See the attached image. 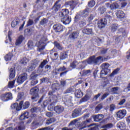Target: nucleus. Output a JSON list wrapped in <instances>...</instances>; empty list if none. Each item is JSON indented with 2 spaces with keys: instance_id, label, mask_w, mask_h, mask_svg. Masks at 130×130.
Segmentation results:
<instances>
[{
  "instance_id": "6e6552de",
  "label": "nucleus",
  "mask_w": 130,
  "mask_h": 130,
  "mask_svg": "<svg viewBox=\"0 0 130 130\" xmlns=\"http://www.w3.org/2000/svg\"><path fill=\"white\" fill-rule=\"evenodd\" d=\"M38 75L35 73H32L30 75V80L31 81V86H35L37 83H38V81L37 79H36V78L38 77Z\"/></svg>"
},
{
  "instance_id": "6ab92c4d",
  "label": "nucleus",
  "mask_w": 130,
  "mask_h": 130,
  "mask_svg": "<svg viewBox=\"0 0 130 130\" xmlns=\"http://www.w3.org/2000/svg\"><path fill=\"white\" fill-rule=\"evenodd\" d=\"M19 23L20 20H19V19H14L11 23V26L12 27V28H15L17 27V25H19Z\"/></svg>"
},
{
  "instance_id": "dca6fc26",
  "label": "nucleus",
  "mask_w": 130,
  "mask_h": 130,
  "mask_svg": "<svg viewBox=\"0 0 130 130\" xmlns=\"http://www.w3.org/2000/svg\"><path fill=\"white\" fill-rule=\"evenodd\" d=\"M37 64H38V62L35 60L32 64L31 66L28 67V70L29 72H32L34 70H35V68L37 67Z\"/></svg>"
},
{
  "instance_id": "473e14b6",
  "label": "nucleus",
  "mask_w": 130,
  "mask_h": 130,
  "mask_svg": "<svg viewBox=\"0 0 130 130\" xmlns=\"http://www.w3.org/2000/svg\"><path fill=\"white\" fill-rule=\"evenodd\" d=\"M78 116H79V110L75 109L72 113V117L74 118H76V117H78Z\"/></svg>"
},
{
  "instance_id": "e2e57ef3",
  "label": "nucleus",
  "mask_w": 130,
  "mask_h": 130,
  "mask_svg": "<svg viewBox=\"0 0 130 130\" xmlns=\"http://www.w3.org/2000/svg\"><path fill=\"white\" fill-rule=\"evenodd\" d=\"M98 126L97 125H93L90 129L88 130H98Z\"/></svg>"
},
{
  "instance_id": "c03bdc74",
  "label": "nucleus",
  "mask_w": 130,
  "mask_h": 130,
  "mask_svg": "<svg viewBox=\"0 0 130 130\" xmlns=\"http://www.w3.org/2000/svg\"><path fill=\"white\" fill-rule=\"evenodd\" d=\"M54 108H55V106L54 104H51L48 107V109L50 110V111H52Z\"/></svg>"
},
{
  "instance_id": "7c9ffc66",
  "label": "nucleus",
  "mask_w": 130,
  "mask_h": 130,
  "mask_svg": "<svg viewBox=\"0 0 130 130\" xmlns=\"http://www.w3.org/2000/svg\"><path fill=\"white\" fill-rule=\"evenodd\" d=\"M15 83H16V80L9 81L8 85V88H10V89H13V88L15 87Z\"/></svg>"
},
{
  "instance_id": "ddd939ff",
  "label": "nucleus",
  "mask_w": 130,
  "mask_h": 130,
  "mask_svg": "<svg viewBox=\"0 0 130 130\" xmlns=\"http://www.w3.org/2000/svg\"><path fill=\"white\" fill-rule=\"evenodd\" d=\"M69 10L68 9H63L62 11L59 13V16L61 18L62 17H68V15H69Z\"/></svg>"
},
{
  "instance_id": "c85d7f7f",
  "label": "nucleus",
  "mask_w": 130,
  "mask_h": 130,
  "mask_svg": "<svg viewBox=\"0 0 130 130\" xmlns=\"http://www.w3.org/2000/svg\"><path fill=\"white\" fill-rule=\"evenodd\" d=\"M101 68L102 70H110V69H108V68H109V64L108 63H104L102 64Z\"/></svg>"
},
{
  "instance_id": "69168bd1",
  "label": "nucleus",
  "mask_w": 130,
  "mask_h": 130,
  "mask_svg": "<svg viewBox=\"0 0 130 130\" xmlns=\"http://www.w3.org/2000/svg\"><path fill=\"white\" fill-rule=\"evenodd\" d=\"M31 112L34 113L35 112H37V108H33L30 109Z\"/></svg>"
},
{
  "instance_id": "4d7b16f0",
  "label": "nucleus",
  "mask_w": 130,
  "mask_h": 130,
  "mask_svg": "<svg viewBox=\"0 0 130 130\" xmlns=\"http://www.w3.org/2000/svg\"><path fill=\"white\" fill-rule=\"evenodd\" d=\"M77 122H78V120L75 119L72 121H71L70 123V125H74V124H77Z\"/></svg>"
},
{
  "instance_id": "e433bc0d",
  "label": "nucleus",
  "mask_w": 130,
  "mask_h": 130,
  "mask_svg": "<svg viewBox=\"0 0 130 130\" xmlns=\"http://www.w3.org/2000/svg\"><path fill=\"white\" fill-rule=\"evenodd\" d=\"M29 106H30V103L29 102H25L24 104H22V107L23 109H27V108H29Z\"/></svg>"
},
{
  "instance_id": "a18cd8bd",
  "label": "nucleus",
  "mask_w": 130,
  "mask_h": 130,
  "mask_svg": "<svg viewBox=\"0 0 130 130\" xmlns=\"http://www.w3.org/2000/svg\"><path fill=\"white\" fill-rule=\"evenodd\" d=\"M54 9H54L55 12H57V11H58V10L60 9V4L57 5L56 3L54 6Z\"/></svg>"
},
{
  "instance_id": "de8ad7c7",
  "label": "nucleus",
  "mask_w": 130,
  "mask_h": 130,
  "mask_svg": "<svg viewBox=\"0 0 130 130\" xmlns=\"http://www.w3.org/2000/svg\"><path fill=\"white\" fill-rule=\"evenodd\" d=\"M99 11L101 12V14H104L105 13V11H106V9L104 7H102L99 8Z\"/></svg>"
},
{
  "instance_id": "a19ab883",
  "label": "nucleus",
  "mask_w": 130,
  "mask_h": 130,
  "mask_svg": "<svg viewBox=\"0 0 130 130\" xmlns=\"http://www.w3.org/2000/svg\"><path fill=\"white\" fill-rule=\"evenodd\" d=\"M28 61H29V60L27 59V58L24 57L23 59H21L20 63H21V64H26V63H27Z\"/></svg>"
},
{
  "instance_id": "72a5a7b5",
  "label": "nucleus",
  "mask_w": 130,
  "mask_h": 130,
  "mask_svg": "<svg viewBox=\"0 0 130 130\" xmlns=\"http://www.w3.org/2000/svg\"><path fill=\"white\" fill-rule=\"evenodd\" d=\"M113 127V124L112 123H109L105 124L102 126V128H111Z\"/></svg>"
},
{
  "instance_id": "49530a36",
  "label": "nucleus",
  "mask_w": 130,
  "mask_h": 130,
  "mask_svg": "<svg viewBox=\"0 0 130 130\" xmlns=\"http://www.w3.org/2000/svg\"><path fill=\"white\" fill-rule=\"evenodd\" d=\"M91 118L89 119H87L86 121H84L83 122V124L82 125V126L81 127V128H85V125L86 123H89V122H91Z\"/></svg>"
},
{
  "instance_id": "338daca9",
  "label": "nucleus",
  "mask_w": 130,
  "mask_h": 130,
  "mask_svg": "<svg viewBox=\"0 0 130 130\" xmlns=\"http://www.w3.org/2000/svg\"><path fill=\"white\" fill-rule=\"evenodd\" d=\"M46 116H47L48 117H51V116H52V113L51 112H47L46 114Z\"/></svg>"
},
{
  "instance_id": "603ef678",
  "label": "nucleus",
  "mask_w": 130,
  "mask_h": 130,
  "mask_svg": "<svg viewBox=\"0 0 130 130\" xmlns=\"http://www.w3.org/2000/svg\"><path fill=\"white\" fill-rule=\"evenodd\" d=\"M34 22H33L32 20L31 19H29L28 21H27V26H31V25H33V23Z\"/></svg>"
},
{
  "instance_id": "412c9836",
  "label": "nucleus",
  "mask_w": 130,
  "mask_h": 130,
  "mask_svg": "<svg viewBox=\"0 0 130 130\" xmlns=\"http://www.w3.org/2000/svg\"><path fill=\"white\" fill-rule=\"evenodd\" d=\"M81 76H90L91 75V70H84L83 71L80 72Z\"/></svg>"
},
{
  "instance_id": "5fc2aeb1",
  "label": "nucleus",
  "mask_w": 130,
  "mask_h": 130,
  "mask_svg": "<svg viewBox=\"0 0 130 130\" xmlns=\"http://www.w3.org/2000/svg\"><path fill=\"white\" fill-rule=\"evenodd\" d=\"M47 22H48V21L47 20V19L44 18L41 21V25H44L45 24H46V23H47Z\"/></svg>"
},
{
  "instance_id": "cd10ccee",
  "label": "nucleus",
  "mask_w": 130,
  "mask_h": 130,
  "mask_svg": "<svg viewBox=\"0 0 130 130\" xmlns=\"http://www.w3.org/2000/svg\"><path fill=\"white\" fill-rule=\"evenodd\" d=\"M78 36H79V32H74L70 35L69 37L70 38H72V39H76V38H78Z\"/></svg>"
},
{
  "instance_id": "c756f323",
  "label": "nucleus",
  "mask_w": 130,
  "mask_h": 130,
  "mask_svg": "<svg viewBox=\"0 0 130 130\" xmlns=\"http://www.w3.org/2000/svg\"><path fill=\"white\" fill-rule=\"evenodd\" d=\"M12 57H13V54H12V53H9L5 56V59L6 61H9V60L12 59Z\"/></svg>"
},
{
  "instance_id": "680f3d73",
  "label": "nucleus",
  "mask_w": 130,
  "mask_h": 130,
  "mask_svg": "<svg viewBox=\"0 0 130 130\" xmlns=\"http://www.w3.org/2000/svg\"><path fill=\"white\" fill-rule=\"evenodd\" d=\"M119 72V69L117 68L115 70H114L113 73H112V75L113 76L114 75H116L117 73Z\"/></svg>"
},
{
  "instance_id": "0eeeda50",
  "label": "nucleus",
  "mask_w": 130,
  "mask_h": 130,
  "mask_svg": "<svg viewBox=\"0 0 130 130\" xmlns=\"http://www.w3.org/2000/svg\"><path fill=\"white\" fill-rule=\"evenodd\" d=\"M107 24V19L104 18L99 20L98 22V26L100 29H102L105 27V25Z\"/></svg>"
},
{
  "instance_id": "9b49d317",
  "label": "nucleus",
  "mask_w": 130,
  "mask_h": 130,
  "mask_svg": "<svg viewBox=\"0 0 130 130\" xmlns=\"http://www.w3.org/2000/svg\"><path fill=\"white\" fill-rule=\"evenodd\" d=\"M53 28L55 32H60L63 31V26L61 24H55Z\"/></svg>"
},
{
  "instance_id": "37998d69",
  "label": "nucleus",
  "mask_w": 130,
  "mask_h": 130,
  "mask_svg": "<svg viewBox=\"0 0 130 130\" xmlns=\"http://www.w3.org/2000/svg\"><path fill=\"white\" fill-rule=\"evenodd\" d=\"M54 46H55L58 49H59V50H62L63 48L61 47V46L59 43H58L56 42H55L54 43Z\"/></svg>"
},
{
  "instance_id": "864d4df0",
  "label": "nucleus",
  "mask_w": 130,
  "mask_h": 130,
  "mask_svg": "<svg viewBox=\"0 0 130 130\" xmlns=\"http://www.w3.org/2000/svg\"><path fill=\"white\" fill-rule=\"evenodd\" d=\"M111 91L115 94H116V93H117V91H118V87H114L111 89Z\"/></svg>"
},
{
  "instance_id": "aec40b11",
  "label": "nucleus",
  "mask_w": 130,
  "mask_h": 130,
  "mask_svg": "<svg viewBox=\"0 0 130 130\" xmlns=\"http://www.w3.org/2000/svg\"><path fill=\"white\" fill-rule=\"evenodd\" d=\"M54 111L57 113H60L63 111V107H61V106H57L55 107Z\"/></svg>"
},
{
  "instance_id": "58836bf2",
  "label": "nucleus",
  "mask_w": 130,
  "mask_h": 130,
  "mask_svg": "<svg viewBox=\"0 0 130 130\" xmlns=\"http://www.w3.org/2000/svg\"><path fill=\"white\" fill-rule=\"evenodd\" d=\"M31 125H32V127H34V128H37V127H38L39 126V125H40L39 124V123H38L36 121H34L32 123Z\"/></svg>"
},
{
  "instance_id": "39448f33",
  "label": "nucleus",
  "mask_w": 130,
  "mask_h": 130,
  "mask_svg": "<svg viewBox=\"0 0 130 130\" xmlns=\"http://www.w3.org/2000/svg\"><path fill=\"white\" fill-rule=\"evenodd\" d=\"M13 98V94L10 92H7L1 95V99L3 101H9Z\"/></svg>"
},
{
  "instance_id": "3c124183",
  "label": "nucleus",
  "mask_w": 130,
  "mask_h": 130,
  "mask_svg": "<svg viewBox=\"0 0 130 130\" xmlns=\"http://www.w3.org/2000/svg\"><path fill=\"white\" fill-rule=\"evenodd\" d=\"M77 64H78V63L77 62V61H74L71 64V67H72V68L73 69H75V68H76V67H77Z\"/></svg>"
},
{
  "instance_id": "9d476101",
  "label": "nucleus",
  "mask_w": 130,
  "mask_h": 130,
  "mask_svg": "<svg viewBox=\"0 0 130 130\" xmlns=\"http://www.w3.org/2000/svg\"><path fill=\"white\" fill-rule=\"evenodd\" d=\"M93 118L95 122H99V121H101V120L104 118V115L101 114L94 115L93 116Z\"/></svg>"
},
{
  "instance_id": "1a4fd4ad",
  "label": "nucleus",
  "mask_w": 130,
  "mask_h": 130,
  "mask_svg": "<svg viewBox=\"0 0 130 130\" xmlns=\"http://www.w3.org/2000/svg\"><path fill=\"white\" fill-rule=\"evenodd\" d=\"M23 102H21L19 105L18 104V103H16L12 105L11 107L12 109H15V110L19 111V110H21V109H22V106H23Z\"/></svg>"
},
{
  "instance_id": "b1692460",
  "label": "nucleus",
  "mask_w": 130,
  "mask_h": 130,
  "mask_svg": "<svg viewBox=\"0 0 130 130\" xmlns=\"http://www.w3.org/2000/svg\"><path fill=\"white\" fill-rule=\"evenodd\" d=\"M67 4L70 6V8L72 9V10H74L77 5V3L74 1H69L67 2Z\"/></svg>"
},
{
  "instance_id": "052dcab7",
  "label": "nucleus",
  "mask_w": 130,
  "mask_h": 130,
  "mask_svg": "<svg viewBox=\"0 0 130 130\" xmlns=\"http://www.w3.org/2000/svg\"><path fill=\"white\" fill-rule=\"evenodd\" d=\"M125 99H123L118 103V105H123L125 103Z\"/></svg>"
},
{
  "instance_id": "5701e85b",
  "label": "nucleus",
  "mask_w": 130,
  "mask_h": 130,
  "mask_svg": "<svg viewBox=\"0 0 130 130\" xmlns=\"http://www.w3.org/2000/svg\"><path fill=\"white\" fill-rule=\"evenodd\" d=\"M110 72V70H107L105 69H102L100 72V77L102 78V77H104V76H106Z\"/></svg>"
},
{
  "instance_id": "2eb2a0df",
  "label": "nucleus",
  "mask_w": 130,
  "mask_h": 130,
  "mask_svg": "<svg viewBox=\"0 0 130 130\" xmlns=\"http://www.w3.org/2000/svg\"><path fill=\"white\" fill-rule=\"evenodd\" d=\"M117 127L121 130H124L126 128V125L123 122H119L117 124Z\"/></svg>"
},
{
  "instance_id": "13d9d810",
  "label": "nucleus",
  "mask_w": 130,
  "mask_h": 130,
  "mask_svg": "<svg viewBox=\"0 0 130 130\" xmlns=\"http://www.w3.org/2000/svg\"><path fill=\"white\" fill-rule=\"evenodd\" d=\"M79 25L80 27L82 28V27H84L85 25H86V22H85L84 21H81V22H80Z\"/></svg>"
},
{
  "instance_id": "4be33fe9",
  "label": "nucleus",
  "mask_w": 130,
  "mask_h": 130,
  "mask_svg": "<svg viewBox=\"0 0 130 130\" xmlns=\"http://www.w3.org/2000/svg\"><path fill=\"white\" fill-rule=\"evenodd\" d=\"M116 15L118 18H124V13L123 11L119 10L116 13Z\"/></svg>"
},
{
  "instance_id": "09e8293b",
  "label": "nucleus",
  "mask_w": 130,
  "mask_h": 130,
  "mask_svg": "<svg viewBox=\"0 0 130 130\" xmlns=\"http://www.w3.org/2000/svg\"><path fill=\"white\" fill-rule=\"evenodd\" d=\"M116 107H115V105L114 104H111L110 106V111H111V112H112V111H113L115 109Z\"/></svg>"
},
{
  "instance_id": "bf43d9fd",
  "label": "nucleus",
  "mask_w": 130,
  "mask_h": 130,
  "mask_svg": "<svg viewBox=\"0 0 130 130\" xmlns=\"http://www.w3.org/2000/svg\"><path fill=\"white\" fill-rule=\"evenodd\" d=\"M101 108H102V107L101 106V105H98L96 108H95V111L96 112H98L99 111V110H100V109H101Z\"/></svg>"
},
{
  "instance_id": "ea45409f",
  "label": "nucleus",
  "mask_w": 130,
  "mask_h": 130,
  "mask_svg": "<svg viewBox=\"0 0 130 130\" xmlns=\"http://www.w3.org/2000/svg\"><path fill=\"white\" fill-rule=\"evenodd\" d=\"M96 3L95 2V1L91 0L89 2H88V7L89 8H93L95 5Z\"/></svg>"
},
{
  "instance_id": "f03ea898",
  "label": "nucleus",
  "mask_w": 130,
  "mask_h": 130,
  "mask_svg": "<svg viewBox=\"0 0 130 130\" xmlns=\"http://www.w3.org/2000/svg\"><path fill=\"white\" fill-rule=\"evenodd\" d=\"M47 41V37L43 36L40 41L38 43V50L40 52L42 51L45 48V42Z\"/></svg>"
},
{
  "instance_id": "774afa93",
  "label": "nucleus",
  "mask_w": 130,
  "mask_h": 130,
  "mask_svg": "<svg viewBox=\"0 0 130 130\" xmlns=\"http://www.w3.org/2000/svg\"><path fill=\"white\" fill-rule=\"evenodd\" d=\"M46 123L47 124H50V123H52V119H49V120H47L46 121Z\"/></svg>"
},
{
  "instance_id": "2f4dec72",
  "label": "nucleus",
  "mask_w": 130,
  "mask_h": 130,
  "mask_svg": "<svg viewBox=\"0 0 130 130\" xmlns=\"http://www.w3.org/2000/svg\"><path fill=\"white\" fill-rule=\"evenodd\" d=\"M119 8V5L117 3H115L111 5L110 9L111 10H114V9H118Z\"/></svg>"
},
{
  "instance_id": "4c0bfd02",
  "label": "nucleus",
  "mask_w": 130,
  "mask_h": 130,
  "mask_svg": "<svg viewBox=\"0 0 130 130\" xmlns=\"http://www.w3.org/2000/svg\"><path fill=\"white\" fill-rule=\"evenodd\" d=\"M68 57V54L67 53H61L60 54V59H66Z\"/></svg>"
},
{
  "instance_id": "f257e3e1",
  "label": "nucleus",
  "mask_w": 130,
  "mask_h": 130,
  "mask_svg": "<svg viewBox=\"0 0 130 130\" xmlns=\"http://www.w3.org/2000/svg\"><path fill=\"white\" fill-rule=\"evenodd\" d=\"M102 61H103V57L99 56L95 58V57L93 56L88 59L80 62L79 64L80 69H84L87 66V63L91 64V63H97L98 62H102Z\"/></svg>"
},
{
  "instance_id": "393cba45",
  "label": "nucleus",
  "mask_w": 130,
  "mask_h": 130,
  "mask_svg": "<svg viewBox=\"0 0 130 130\" xmlns=\"http://www.w3.org/2000/svg\"><path fill=\"white\" fill-rule=\"evenodd\" d=\"M50 57L53 60H56L58 58V53H50Z\"/></svg>"
},
{
  "instance_id": "c9c22d12",
  "label": "nucleus",
  "mask_w": 130,
  "mask_h": 130,
  "mask_svg": "<svg viewBox=\"0 0 130 130\" xmlns=\"http://www.w3.org/2000/svg\"><path fill=\"white\" fill-rule=\"evenodd\" d=\"M27 46L29 48V50H30V49H32V48H33V47H34V46H35V45H34V44H33V42L28 41V42L27 43Z\"/></svg>"
},
{
  "instance_id": "f8f14e48",
  "label": "nucleus",
  "mask_w": 130,
  "mask_h": 130,
  "mask_svg": "<svg viewBox=\"0 0 130 130\" xmlns=\"http://www.w3.org/2000/svg\"><path fill=\"white\" fill-rule=\"evenodd\" d=\"M61 21L64 25H69L71 21H72V18L70 16H67L66 17H63L61 19Z\"/></svg>"
},
{
  "instance_id": "f3484780",
  "label": "nucleus",
  "mask_w": 130,
  "mask_h": 130,
  "mask_svg": "<svg viewBox=\"0 0 130 130\" xmlns=\"http://www.w3.org/2000/svg\"><path fill=\"white\" fill-rule=\"evenodd\" d=\"M25 38L23 36H20L16 40L15 43L16 45H20L22 44V42L24 41Z\"/></svg>"
},
{
  "instance_id": "bb28decb",
  "label": "nucleus",
  "mask_w": 130,
  "mask_h": 130,
  "mask_svg": "<svg viewBox=\"0 0 130 130\" xmlns=\"http://www.w3.org/2000/svg\"><path fill=\"white\" fill-rule=\"evenodd\" d=\"M92 30L91 28H85L82 30L83 33L84 34H87L88 35H90V34H92Z\"/></svg>"
},
{
  "instance_id": "8fccbe9b",
  "label": "nucleus",
  "mask_w": 130,
  "mask_h": 130,
  "mask_svg": "<svg viewBox=\"0 0 130 130\" xmlns=\"http://www.w3.org/2000/svg\"><path fill=\"white\" fill-rule=\"evenodd\" d=\"M24 128V125H21L14 128V130H23Z\"/></svg>"
},
{
  "instance_id": "6e6d98bb",
  "label": "nucleus",
  "mask_w": 130,
  "mask_h": 130,
  "mask_svg": "<svg viewBox=\"0 0 130 130\" xmlns=\"http://www.w3.org/2000/svg\"><path fill=\"white\" fill-rule=\"evenodd\" d=\"M47 63V61L46 60H44L40 65L41 68L42 69V68H43V67H44V66H45V64H46Z\"/></svg>"
},
{
  "instance_id": "4468645a",
  "label": "nucleus",
  "mask_w": 130,
  "mask_h": 130,
  "mask_svg": "<svg viewBox=\"0 0 130 130\" xmlns=\"http://www.w3.org/2000/svg\"><path fill=\"white\" fill-rule=\"evenodd\" d=\"M16 76V71H15V68H11L9 71V79L12 80L15 78Z\"/></svg>"
},
{
  "instance_id": "7ed1b4c3",
  "label": "nucleus",
  "mask_w": 130,
  "mask_h": 130,
  "mask_svg": "<svg viewBox=\"0 0 130 130\" xmlns=\"http://www.w3.org/2000/svg\"><path fill=\"white\" fill-rule=\"evenodd\" d=\"M38 92H39V89L38 87H34L30 89V94L32 96L31 98L32 100L38 98Z\"/></svg>"
},
{
  "instance_id": "a211bd4d",
  "label": "nucleus",
  "mask_w": 130,
  "mask_h": 130,
  "mask_svg": "<svg viewBox=\"0 0 130 130\" xmlns=\"http://www.w3.org/2000/svg\"><path fill=\"white\" fill-rule=\"evenodd\" d=\"M29 117V112H25L24 113H22L20 117V120H24L25 119H27Z\"/></svg>"
},
{
  "instance_id": "f704fd0d",
  "label": "nucleus",
  "mask_w": 130,
  "mask_h": 130,
  "mask_svg": "<svg viewBox=\"0 0 130 130\" xmlns=\"http://www.w3.org/2000/svg\"><path fill=\"white\" fill-rule=\"evenodd\" d=\"M22 98H24V92H19L18 94L16 101H19V100H21Z\"/></svg>"
},
{
  "instance_id": "20e7f679",
  "label": "nucleus",
  "mask_w": 130,
  "mask_h": 130,
  "mask_svg": "<svg viewBox=\"0 0 130 130\" xmlns=\"http://www.w3.org/2000/svg\"><path fill=\"white\" fill-rule=\"evenodd\" d=\"M125 115H126V110L125 109L120 110L116 113L117 118H119V119L124 118Z\"/></svg>"
},
{
  "instance_id": "a878e982",
  "label": "nucleus",
  "mask_w": 130,
  "mask_h": 130,
  "mask_svg": "<svg viewBox=\"0 0 130 130\" xmlns=\"http://www.w3.org/2000/svg\"><path fill=\"white\" fill-rule=\"evenodd\" d=\"M75 96L77 98H82L83 97V92L80 89H78L75 91Z\"/></svg>"
},
{
  "instance_id": "423d86ee",
  "label": "nucleus",
  "mask_w": 130,
  "mask_h": 130,
  "mask_svg": "<svg viewBox=\"0 0 130 130\" xmlns=\"http://www.w3.org/2000/svg\"><path fill=\"white\" fill-rule=\"evenodd\" d=\"M27 74L23 73L21 75H20L17 79V82L19 85L20 84H23V82L25 81L27 78Z\"/></svg>"
},
{
  "instance_id": "79ce46f5",
  "label": "nucleus",
  "mask_w": 130,
  "mask_h": 130,
  "mask_svg": "<svg viewBox=\"0 0 130 130\" xmlns=\"http://www.w3.org/2000/svg\"><path fill=\"white\" fill-rule=\"evenodd\" d=\"M118 28V26L116 24H113L111 26V30L113 32H115V31H116V30H117Z\"/></svg>"
},
{
  "instance_id": "0e129e2a",
  "label": "nucleus",
  "mask_w": 130,
  "mask_h": 130,
  "mask_svg": "<svg viewBox=\"0 0 130 130\" xmlns=\"http://www.w3.org/2000/svg\"><path fill=\"white\" fill-rule=\"evenodd\" d=\"M64 70H66V68L64 67L60 68L58 69H57V72H63Z\"/></svg>"
}]
</instances>
